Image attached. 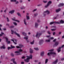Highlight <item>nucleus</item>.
Masks as SVG:
<instances>
[{"mask_svg":"<svg viewBox=\"0 0 64 64\" xmlns=\"http://www.w3.org/2000/svg\"><path fill=\"white\" fill-rule=\"evenodd\" d=\"M26 57L27 58H26V60H24V61L26 62H29V60L32 58V55L30 54V56H27Z\"/></svg>","mask_w":64,"mask_h":64,"instance_id":"obj_1","label":"nucleus"},{"mask_svg":"<svg viewBox=\"0 0 64 64\" xmlns=\"http://www.w3.org/2000/svg\"><path fill=\"white\" fill-rule=\"evenodd\" d=\"M11 31L12 32L11 34H14H14H16V35H17V36H18V37H20V35L18 34V33H17L16 32H14V30H11Z\"/></svg>","mask_w":64,"mask_h":64,"instance_id":"obj_2","label":"nucleus"},{"mask_svg":"<svg viewBox=\"0 0 64 64\" xmlns=\"http://www.w3.org/2000/svg\"><path fill=\"white\" fill-rule=\"evenodd\" d=\"M23 51V50L21 49H20L18 50V51H16L14 52L15 53H17L16 54L17 55H20V53H19L20 52H22Z\"/></svg>","mask_w":64,"mask_h":64,"instance_id":"obj_3","label":"nucleus"},{"mask_svg":"<svg viewBox=\"0 0 64 64\" xmlns=\"http://www.w3.org/2000/svg\"><path fill=\"white\" fill-rule=\"evenodd\" d=\"M51 54H54V55H55L56 54V53H55L54 52H49L48 53V56H50V55H51Z\"/></svg>","mask_w":64,"mask_h":64,"instance_id":"obj_4","label":"nucleus"},{"mask_svg":"<svg viewBox=\"0 0 64 64\" xmlns=\"http://www.w3.org/2000/svg\"><path fill=\"white\" fill-rule=\"evenodd\" d=\"M46 13H47L48 14L50 13V12L48 10H46V11H45L44 12V16H45L46 15Z\"/></svg>","mask_w":64,"mask_h":64,"instance_id":"obj_5","label":"nucleus"},{"mask_svg":"<svg viewBox=\"0 0 64 64\" xmlns=\"http://www.w3.org/2000/svg\"><path fill=\"white\" fill-rule=\"evenodd\" d=\"M43 40L42 39L40 40V41L39 42V45H41L43 43Z\"/></svg>","mask_w":64,"mask_h":64,"instance_id":"obj_6","label":"nucleus"},{"mask_svg":"<svg viewBox=\"0 0 64 64\" xmlns=\"http://www.w3.org/2000/svg\"><path fill=\"white\" fill-rule=\"evenodd\" d=\"M42 34V33H40L38 34V32L36 34V37H37L38 36V38H39V37H40V36Z\"/></svg>","mask_w":64,"mask_h":64,"instance_id":"obj_7","label":"nucleus"},{"mask_svg":"<svg viewBox=\"0 0 64 64\" xmlns=\"http://www.w3.org/2000/svg\"><path fill=\"white\" fill-rule=\"evenodd\" d=\"M11 61H12L13 62V63L14 64H17V63H16V62L15 61V58L12 59L11 60Z\"/></svg>","mask_w":64,"mask_h":64,"instance_id":"obj_8","label":"nucleus"},{"mask_svg":"<svg viewBox=\"0 0 64 64\" xmlns=\"http://www.w3.org/2000/svg\"><path fill=\"white\" fill-rule=\"evenodd\" d=\"M12 20H14V21H16V22H17L18 23H19L20 22V21L18 20H15V18H12Z\"/></svg>","mask_w":64,"mask_h":64,"instance_id":"obj_9","label":"nucleus"},{"mask_svg":"<svg viewBox=\"0 0 64 64\" xmlns=\"http://www.w3.org/2000/svg\"><path fill=\"white\" fill-rule=\"evenodd\" d=\"M11 40L12 41H13L15 44H17V43H16V42H17V40H16V39H15L14 40ZM14 41H15V42H14Z\"/></svg>","mask_w":64,"mask_h":64,"instance_id":"obj_10","label":"nucleus"},{"mask_svg":"<svg viewBox=\"0 0 64 64\" xmlns=\"http://www.w3.org/2000/svg\"><path fill=\"white\" fill-rule=\"evenodd\" d=\"M57 62H58V60L56 59V60L55 61L52 62V64H56V63H57Z\"/></svg>","mask_w":64,"mask_h":64,"instance_id":"obj_11","label":"nucleus"},{"mask_svg":"<svg viewBox=\"0 0 64 64\" xmlns=\"http://www.w3.org/2000/svg\"><path fill=\"white\" fill-rule=\"evenodd\" d=\"M44 54V51L40 53V56H43Z\"/></svg>","mask_w":64,"mask_h":64,"instance_id":"obj_12","label":"nucleus"},{"mask_svg":"<svg viewBox=\"0 0 64 64\" xmlns=\"http://www.w3.org/2000/svg\"><path fill=\"white\" fill-rule=\"evenodd\" d=\"M14 10H12V11H10L9 12V13H10V14H13L14 12Z\"/></svg>","mask_w":64,"mask_h":64,"instance_id":"obj_13","label":"nucleus"},{"mask_svg":"<svg viewBox=\"0 0 64 64\" xmlns=\"http://www.w3.org/2000/svg\"><path fill=\"white\" fill-rule=\"evenodd\" d=\"M61 48L60 47L58 48V53L61 51Z\"/></svg>","mask_w":64,"mask_h":64,"instance_id":"obj_14","label":"nucleus"},{"mask_svg":"<svg viewBox=\"0 0 64 64\" xmlns=\"http://www.w3.org/2000/svg\"><path fill=\"white\" fill-rule=\"evenodd\" d=\"M61 10V8H58L57 10H56V12H58Z\"/></svg>","mask_w":64,"mask_h":64,"instance_id":"obj_15","label":"nucleus"},{"mask_svg":"<svg viewBox=\"0 0 64 64\" xmlns=\"http://www.w3.org/2000/svg\"><path fill=\"white\" fill-rule=\"evenodd\" d=\"M38 25V23H37V22H36L35 23V28H37Z\"/></svg>","mask_w":64,"mask_h":64,"instance_id":"obj_16","label":"nucleus"},{"mask_svg":"<svg viewBox=\"0 0 64 64\" xmlns=\"http://www.w3.org/2000/svg\"><path fill=\"white\" fill-rule=\"evenodd\" d=\"M33 50L31 48L30 49V54L32 53H33Z\"/></svg>","mask_w":64,"mask_h":64,"instance_id":"obj_17","label":"nucleus"},{"mask_svg":"<svg viewBox=\"0 0 64 64\" xmlns=\"http://www.w3.org/2000/svg\"><path fill=\"white\" fill-rule=\"evenodd\" d=\"M59 44V42H56L55 44V46H57Z\"/></svg>","mask_w":64,"mask_h":64,"instance_id":"obj_18","label":"nucleus"},{"mask_svg":"<svg viewBox=\"0 0 64 64\" xmlns=\"http://www.w3.org/2000/svg\"><path fill=\"white\" fill-rule=\"evenodd\" d=\"M63 5H64V4L60 3L58 5V6L59 7H60L61 6H63Z\"/></svg>","mask_w":64,"mask_h":64,"instance_id":"obj_19","label":"nucleus"},{"mask_svg":"<svg viewBox=\"0 0 64 64\" xmlns=\"http://www.w3.org/2000/svg\"><path fill=\"white\" fill-rule=\"evenodd\" d=\"M60 23H64V21L62 20H61L60 21Z\"/></svg>","mask_w":64,"mask_h":64,"instance_id":"obj_20","label":"nucleus"},{"mask_svg":"<svg viewBox=\"0 0 64 64\" xmlns=\"http://www.w3.org/2000/svg\"><path fill=\"white\" fill-rule=\"evenodd\" d=\"M51 3H52V2L51 1H49L48 2L47 4L49 5Z\"/></svg>","mask_w":64,"mask_h":64,"instance_id":"obj_21","label":"nucleus"},{"mask_svg":"<svg viewBox=\"0 0 64 64\" xmlns=\"http://www.w3.org/2000/svg\"><path fill=\"white\" fill-rule=\"evenodd\" d=\"M24 39H26V40H27L28 38V36H26V37H24Z\"/></svg>","mask_w":64,"mask_h":64,"instance_id":"obj_22","label":"nucleus"},{"mask_svg":"<svg viewBox=\"0 0 64 64\" xmlns=\"http://www.w3.org/2000/svg\"><path fill=\"white\" fill-rule=\"evenodd\" d=\"M19 46L20 48H22V47H23V45L22 44H19Z\"/></svg>","mask_w":64,"mask_h":64,"instance_id":"obj_23","label":"nucleus"},{"mask_svg":"<svg viewBox=\"0 0 64 64\" xmlns=\"http://www.w3.org/2000/svg\"><path fill=\"white\" fill-rule=\"evenodd\" d=\"M22 34L24 35V36H26L27 34L26 33H25V32H22Z\"/></svg>","mask_w":64,"mask_h":64,"instance_id":"obj_24","label":"nucleus"},{"mask_svg":"<svg viewBox=\"0 0 64 64\" xmlns=\"http://www.w3.org/2000/svg\"><path fill=\"white\" fill-rule=\"evenodd\" d=\"M5 49V47L4 46H1L0 47V49Z\"/></svg>","mask_w":64,"mask_h":64,"instance_id":"obj_25","label":"nucleus"},{"mask_svg":"<svg viewBox=\"0 0 64 64\" xmlns=\"http://www.w3.org/2000/svg\"><path fill=\"white\" fill-rule=\"evenodd\" d=\"M24 24H25L26 25H27V24L26 22V20H25V19H24Z\"/></svg>","mask_w":64,"mask_h":64,"instance_id":"obj_26","label":"nucleus"},{"mask_svg":"<svg viewBox=\"0 0 64 64\" xmlns=\"http://www.w3.org/2000/svg\"><path fill=\"white\" fill-rule=\"evenodd\" d=\"M26 19L27 20H28L30 19V18H29V16H26Z\"/></svg>","mask_w":64,"mask_h":64,"instance_id":"obj_27","label":"nucleus"},{"mask_svg":"<svg viewBox=\"0 0 64 64\" xmlns=\"http://www.w3.org/2000/svg\"><path fill=\"white\" fill-rule=\"evenodd\" d=\"M17 14L19 16H20V17H21V14H20V13L19 12H18L17 13Z\"/></svg>","mask_w":64,"mask_h":64,"instance_id":"obj_28","label":"nucleus"},{"mask_svg":"<svg viewBox=\"0 0 64 64\" xmlns=\"http://www.w3.org/2000/svg\"><path fill=\"white\" fill-rule=\"evenodd\" d=\"M54 23H55V24H60V22H54Z\"/></svg>","mask_w":64,"mask_h":64,"instance_id":"obj_29","label":"nucleus"},{"mask_svg":"<svg viewBox=\"0 0 64 64\" xmlns=\"http://www.w3.org/2000/svg\"><path fill=\"white\" fill-rule=\"evenodd\" d=\"M48 59H46V60H45V63L46 64V63H47V62H48Z\"/></svg>","mask_w":64,"mask_h":64,"instance_id":"obj_30","label":"nucleus"},{"mask_svg":"<svg viewBox=\"0 0 64 64\" xmlns=\"http://www.w3.org/2000/svg\"><path fill=\"white\" fill-rule=\"evenodd\" d=\"M5 38L6 39V42H8V39L6 37H5Z\"/></svg>","mask_w":64,"mask_h":64,"instance_id":"obj_31","label":"nucleus"},{"mask_svg":"<svg viewBox=\"0 0 64 64\" xmlns=\"http://www.w3.org/2000/svg\"><path fill=\"white\" fill-rule=\"evenodd\" d=\"M43 2L44 3H47L48 2L47 0H43Z\"/></svg>","mask_w":64,"mask_h":64,"instance_id":"obj_32","label":"nucleus"},{"mask_svg":"<svg viewBox=\"0 0 64 64\" xmlns=\"http://www.w3.org/2000/svg\"><path fill=\"white\" fill-rule=\"evenodd\" d=\"M34 40H33L32 42H30V44H34Z\"/></svg>","mask_w":64,"mask_h":64,"instance_id":"obj_33","label":"nucleus"},{"mask_svg":"<svg viewBox=\"0 0 64 64\" xmlns=\"http://www.w3.org/2000/svg\"><path fill=\"white\" fill-rule=\"evenodd\" d=\"M54 23H55L54 22H50V25H52V24H54Z\"/></svg>","mask_w":64,"mask_h":64,"instance_id":"obj_34","label":"nucleus"},{"mask_svg":"<svg viewBox=\"0 0 64 64\" xmlns=\"http://www.w3.org/2000/svg\"><path fill=\"white\" fill-rule=\"evenodd\" d=\"M56 30V28H55V29L53 28V29H51V30L52 31H55Z\"/></svg>","mask_w":64,"mask_h":64,"instance_id":"obj_35","label":"nucleus"},{"mask_svg":"<svg viewBox=\"0 0 64 64\" xmlns=\"http://www.w3.org/2000/svg\"><path fill=\"white\" fill-rule=\"evenodd\" d=\"M34 49L35 50H39V49H38V48H34Z\"/></svg>","mask_w":64,"mask_h":64,"instance_id":"obj_36","label":"nucleus"},{"mask_svg":"<svg viewBox=\"0 0 64 64\" xmlns=\"http://www.w3.org/2000/svg\"><path fill=\"white\" fill-rule=\"evenodd\" d=\"M54 51V49H51L50 50H48V52H50V51Z\"/></svg>","mask_w":64,"mask_h":64,"instance_id":"obj_37","label":"nucleus"},{"mask_svg":"<svg viewBox=\"0 0 64 64\" xmlns=\"http://www.w3.org/2000/svg\"><path fill=\"white\" fill-rule=\"evenodd\" d=\"M11 2H16V0H11Z\"/></svg>","mask_w":64,"mask_h":64,"instance_id":"obj_38","label":"nucleus"},{"mask_svg":"<svg viewBox=\"0 0 64 64\" xmlns=\"http://www.w3.org/2000/svg\"><path fill=\"white\" fill-rule=\"evenodd\" d=\"M13 23L15 25V26H16V25H17V23H16V22H13Z\"/></svg>","mask_w":64,"mask_h":64,"instance_id":"obj_39","label":"nucleus"},{"mask_svg":"<svg viewBox=\"0 0 64 64\" xmlns=\"http://www.w3.org/2000/svg\"><path fill=\"white\" fill-rule=\"evenodd\" d=\"M50 40H46V42H50Z\"/></svg>","mask_w":64,"mask_h":64,"instance_id":"obj_40","label":"nucleus"},{"mask_svg":"<svg viewBox=\"0 0 64 64\" xmlns=\"http://www.w3.org/2000/svg\"><path fill=\"white\" fill-rule=\"evenodd\" d=\"M37 9H35L32 12H35V11H37Z\"/></svg>","mask_w":64,"mask_h":64,"instance_id":"obj_41","label":"nucleus"},{"mask_svg":"<svg viewBox=\"0 0 64 64\" xmlns=\"http://www.w3.org/2000/svg\"><path fill=\"white\" fill-rule=\"evenodd\" d=\"M49 6V5H48V4H47V5L46 6H45V7H46V8H47V7H48Z\"/></svg>","mask_w":64,"mask_h":64,"instance_id":"obj_42","label":"nucleus"},{"mask_svg":"<svg viewBox=\"0 0 64 64\" xmlns=\"http://www.w3.org/2000/svg\"><path fill=\"white\" fill-rule=\"evenodd\" d=\"M25 56H23L22 57V59H25Z\"/></svg>","mask_w":64,"mask_h":64,"instance_id":"obj_43","label":"nucleus"},{"mask_svg":"<svg viewBox=\"0 0 64 64\" xmlns=\"http://www.w3.org/2000/svg\"><path fill=\"white\" fill-rule=\"evenodd\" d=\"M11 48H15V46H12V45H11Z\"/></svg>","mask_w":64,"mask_h":64,"instance_id":"obj_44","label":"nucleus"},{"mask_svg":"<svg viewBox=\"0 0 64 64\" xmlns=\"http://www.w3.org/2000/svg\"><path fill=\"white\" fill-rule=\"evenodd\" d=\"M37 15H38V14H34V16H37Z\"/></svg>","mask_w":64,"mask_h":64,"instance_id":"obj_45","label":"nucleus"},{"mask_svg":"<svg viewBox=\"0 0 64 64\" xmlns=\"http://www.w3.org/2000/svg\"><path fill=\"white\" fill-rule=\"evenodd\" d=\"M8 50H9V49H11L12 48L11 47H8Z\"/></svg>","mask_w":64,"mask_h":64,"instance_id":"obj_46","label":"nucleus"},{"mask_svg":"<svg viewBox=\"0 0 64 64\" xmlns=\"http://www.w3.org/2000/svg\"><path fill=\"white\" fill-rule=\"evenodd\" d=\"M7 44H10V41H8V42H7Z\"/></svg>","mask_w":64,"mask_h":64,"instance_id":"obj_47","label":"nucleus"},{"mask_svg":"<svg viewBox=\"0 0 64 64\" xmlns=\"http://www.w3.org/2000/svg\"><path fill=\"white\" fill-rule=\"evenodd\" d=\"M10 55L11 56H12V57H13V56H14V54H13L12 53Z\"/></svg>","mask_w":64,"mask_h":64,"instance_id":"obj_48","label":"nucleus"},{"mask_svg":"<svg viewBox=\"0 0 64 64\" xmlns=\"http://www.w3.org/2000/svg\"><path fill=\"white\" fill-rule=\"evenodd\" d=\"M21 9H25V7H22L20 8Z\"/></svg>","mask_w":64,"mask_h":64,"instance_id":"obj_49","label":"nucleus"},{"mask_svg":"<svg viewBox=\"0 0 64 64\" xmlns=\"http://www.w3.org/2000/svg\"><path fill=\"white\" fill-rule=\"evenodd\" d=\"M14 27V26H10V28H13Z\"/></svg>","mask_w":64,"mask_h":64,"instance_id":"obj_50","label":"nucleus"},{"mask_svg":"<svg viewBox=\"0 0 64 64\" xmlns=\"http://www.w3.org/2000/svg\"><path fill=\"white\" fill-rule=\"evenodd\" d=\"M7 21L8 22H9V18H7Z\"/></svg>","mask_w":64,"mask_h":64,"instance_id":"obj_51","label":"nucleus"},{"mask_svg":"<svg viewBox=\"0 0 64 64\" xmlns=\"http://www.w3.org/2000/svg\"><path fill=\"white\" fill-rule=\"evenodd\" d=\"M37 22H40V20H38L37 21Z\"/></svg>","mask_w":64,"mask_h":64,"instance_id":"obj_52","label":"nucleus"},{"mask_svg":"<svg viewBox=\"0 0 64 64\" xmlns=\"http://www.w3.org/2000/svg\"><path fill=\"white\" fill-rule=\"evenodd\" d=\"M16 47L17 48H20V46H17Z\"/></svg>","mask_w":64,"mask_h":64,"instance_id":"obj_53","label":"nucleus"},{"mask_svg":"<svg viewBox=\"0 0 64 64\" xmlns=\"http://www.w3.org/2000/svg\"><path fill=\"white\" fill-rule=\"evenodd\" d=\"M48 34H51V33H50L49 31H48Z\"/></svg>","mask_w":64,"mask_h":64,"instance_id":"obj_54","label":"nucleus"},{"mask_svg":"<svg viewBox=\"0 0 64 64\" xmlns=\"http://www.w3.org/2000/svg\"><path fill=\"white\" fill-rule=\"evenodd\" d=\"M3 30H4V31H5V30H6V28H3Z\"/></svg>","mask_w":64,"mask_h":64,"instance_id":"obj_55","label":"nucleus"},{"mask_svg":"<svg viewBox=\"0 0 64 64\" xmlns=\"http://www.w3.org/2000/svg\"><path fill=\"white\" fill-rule=\"evenodd\" d=\"M46 37H48V38L49 37H50V35H49V36H46Z\"/></svg>","mask_w":64,"mask_h":64,"instance_id":"obj_56","label":"nucleus"},{"mask_svg":"<svg viewBox=\"0 0 64 64\" xmlns=\"http://www.w3.org/2000/svg\"><path fill=\"white\" fill-rule=\"evenodd\" d=\"M57 17L56 16V17H54V19H57Z\"/></svg>","mask_w":64,"mask_h":64,"instance_id":"obj_57","label":"nucleus"},{"mask_svg":"<svg viewBox=\"0 0 64 64\" xmlns=\"http://www.w3.org/2000/svg\"><path fill=\"white\" fill-rule=\"evenodd\" d=\"M55 32H54L53 33V35H55Z\"/></svg>","mask_w":64,"mask_h":64,"instance_id":"obj_58","label":"nucleus"},{"mask_svg":"<svg viewBox=\"0 0 64 64\" xmlns=\"http://www.w3.org/2000/svg\"><path fill=\"white\" fill-rule=\"evenodd\" d=\"M56 39H54L53 41V42H55L56 41Z\"/></svg>","mask_w":64,"mask_h":64,"instance_id":"obj_59","label":"nucleus"},{"mask_svg":"<svg viewBox=\"0 0 64 64\" xmlns=\"http://www.w3.org/2000/svg\"><path fill=\"white\" fill-rule=\"evenodd\" d=\"M61 60H62V61L64 60V58H62Z\"/></svg>","mask_w":64,"mask_h":64,"instance_id":"obj_60","label":"nucleus"},{"mask_svg":"<svg viewBox=\"0 0 64 64\" xmlns=\"http://www.w3.org/2000/svg\"><path fill=\"white\" fill-rule=\"evenodd\" d=\"M21 64H24V62H21Z\"/></svg>","mask_w":64,"mask_h":64,"instance_id":"obj_61","label":"nucleus"},{"mask_svg":"<svg viewBox=\"0 0 64 64\" xmlns=\"http://www.w3.org/2000/svg\"><path fill=\"white\" fill-rule=\"evenodd\" d=\"M4 34V33L3 32H1V34L2 35H3V34Z\"/></svg>","mask_w":64,"mask_h":64,"instance_id":"obj_62","label":"nucleus"},{"mask_svg":"<svg viewBox=\"0 0 64 64\" xmlns=\"http://www.w3.org/2000/svg\"><path fill=\"white\" fill-rule=\"evenodd\" d=\"M19 3V2L18 1H17L16 2V4H18Z\"/></svg>","mask_w":64,"mask_h":64,"instance_id":"obj_63","label":"nucleus"},{"mask_svg":"<svg viewBox=\"0 0 64 64\" xmlns=\"http://www.w3.org/2000/svg\"><path fill=\"white\" fill-rule=\"evenodd\" d=\"M64 47V45H62L61 46V48H63V47Z\"/></svg>","mask_w":64,"mask_h":64,"instance_id":"obj_64","label":"nucleus"}]
</instances>
